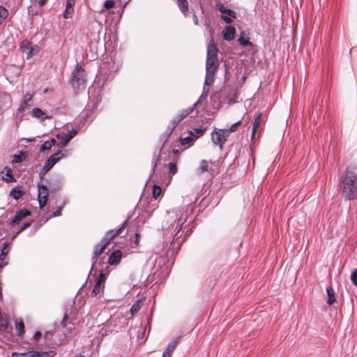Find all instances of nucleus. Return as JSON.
<instances>
[{
  "instance_id": "f257e3e1",
  "label": "nucleus",
  "mask_w": 357,
  "mask_h": 357,
  "mask_svg": "<svg viewBox=\"0 0 357 357\" xmlns=\"http://www.w3.org/2000/svg\"><path fill=\"white\" fill-rule=\"evenodd\" d=\"M188 208H175L167 212L162 227L174 231L171 245L172 247H180L191 234L192 231L188 229L184 234L183 226L188 220L187 213Z\"/></svg>"
},
{
  "instance_id": "f03ea898",
  "label": "nucleus",
  "mask_w": 357,
  "mask_h": 357,
  "mask_svg": "<svg viewBox=\"0 0 357 357\" xmlns=\"http://www.w3.org/2000/svg\"><path fill=\"white\" fill-rule=\"evenodd\" d=\"M128 222V220H125L123 223L116 229H111L106 232L104 237L101 240V242L97 244L94 248V251L92 257V265L90 270V273L93 271H96L97 264H100L102 258L99 259L100 255L105 251L109 242L116 236L122 235L124 228Z\"/></svg>"
},
{
  "instance_id": "7ed1b4c3",
  "label": "nucleus",
  "mask_w": 357,
  "mask_h": 357,
  "mask_svg": "<svg viewBox=\"0 0 357 357\" xmlns=\"http://www.w3.org/2000/svg\"><path fill=\"white\" fill-rule=\"evenodd\" d=\"M218 49L211 38L207 45V56L206 62V71L215 73L219 62L218 59Z\"/></svg>"
},
{
  "instance_id": "20e7f679",
  "label": "nucleus",
  "mask_w": 357,
  "mask_h": 357,
  "mask_svg": "<svg viewBox=\"0 0 357 357\" xmlns=\"http://www.w3.org/2000/svg\"><path fill=\"white\" fill-rule=\"evenodd\" d=\"M86 82V73L80 63H77L69 82L74 89L84 86Z\"/></svg>"
},
{
  "instance_id": "39448f33",
  "label": "nucleus",
  "mask_w": 357,
  "mask_h": 357,
  "mask_svg": "<svg viewBox=\"0 0 357 357\" xmlns=\"http://www.w3.org/2000/svg\"><path fill=\"white\" fill-rule=\"evenodd\" d=\"M199 103V101L196 102L192 107H190L187 109H183L180 112L178 116H176L175 118L173 119L170 125L167 128V138L172 135L173 130L176 128L177 125L184 119L185 118L188 114H191L195 107Z\"/></svg>"
},
{
  "instance_id": "423d86ee",
  "label": "nucleus",
  "mask_w": 357,
  "mask_h": 357,
  "mask_svg": "<svg viewBox=\"0 0 357 357\" xmlns=\"http://www.w3.org/2000/svg\"><path fill=\"white\" fill-rule=\"evenodd\" d=\"M229 135V131L227 129H217L215 128L211 132V139L213 142L218 145L222 150L225 143L227 140V137Z\"/></svg>"
},
{
  "instance_id": "0eeeda50",
  "label": "nucleus",
  "mask_w": 357,
  "mask_h": 357,
  "mask_svg": "<svg viewBox=\"0 0 357 357\" xmlns=\"http://www.w3.org/2000/svg\"><path fill=\"white\" fill-rule=\"evenodd\" d=\"M64 157V154L61 151H58L54 154L51 155L50 158L46 160L45 164L43 165L41 172L40 174H45L47 172H49L52 167L58 162L59 160Z\"/></svg>"
},
{
  "instance_id": "6e6552de",
  "label": "nucleus",
  "mask_w": 357,
  "mask_h": 357,
  "mask_svg": "<svg viewBox=\"0 0 357 357\" xmlns=\"http://www.w3.org/2000/svg\"><path fill=\"white\" fill-rule=\"evenodd\" d=\"M344 185H348L347 188H349V185H357V176L354 172L347 169L346 171V175L343 180Z\"/></svg>"
},
{
  "instance_id": "1a4fd4ad",
  "label": "nucleus",
  "mask_w": 357,
  "mask_h": 357,
  "mask_svg": "<svg viewBox=\"0 0 357 357\" xmlns=\"http://www.w3.org/2000/svg\"><path fill=\"white\" fill-rule=\"evenodd\" d=\"M31 215V211L26 208H23L18 211L15 215L14 218L10 220V225L14 226L17 225L24 218Z\"/></svg>"
},
{
  "instance_id": "9d476101",
  "label": "nucleus",
  "mask_w": 357,
  "mask_h": 357,
  "mask_svg": "<svg viewBox=\"0 0 357 357\" xmlns=\"http://www.w3.org/2000/svg\"><path fill=\"white\" fill-rule=\"evenodd\" d=\"M348 185L343 186V193L344 197L347 200L357 199V185H349V188H347Z\"/></svg>"
},
{
  "instance_id": "9b49d317",
  "label": "nucleus",
  "mask_w": 357,
  "mask_h": 357,
  "mask_svg": "<svg viewBox=\"0 0 357 357\" xmlns=\"http://www.w3.org/2000/svg\"><path fill=\"white\" fill-rule=\"evenodd\" d=\"M122 257V252L120 250H116L113 252L109 257L108 263L110 265H117L119 264Z\"/></svg>"
},
{
  "instance_id": "f8f14e48",
  "label": "nucleus",
  "mask_w": 357,
  "mask_h": 357,
  "mask_svg": "<svg viewBox=\"0 0 357 357\" xmlns=\"http://www.w3.org/2000/svg\"><path fill=\"white\" fill-rule=\"evenodd\" d=\"M31 115L33 117L39 119L40 121H44L45 119H51V116L47 115L40 108H33L31 111Z\"/></svg>"
},
{
  "instance_id": "ddd939ff",
  "label": "nucleus",
  "mask_w": 357,
  "mask_h": 357,
  "mask_svg": "<svg viewBox=\"0 0 357 357\" xmlns=\"http://www.w3.org/2000/svg\"><path fill=\"white\" fill-rule=\"evenodd\" d=\"M176 3L180 11L183 13V15L185 17H188L190 12L188 0H176Z\"/></svg>"
},
{
  "instance_id": "4468645a",
  "label": "nucleus",
  "mask_w": 357,
  "mask_h": 357,
  "mask_svg": "<svg viewBox=\"0 0 357 357\" xmlns=\"http://www.w3.org/2000/svg\"><path fill=\"white\" fill-rule=\"evenodd\" d=\"M235 28L231 26H227L222 31L223 38L225 40H231L235 35Z\"/></svg>"
},
{
  "instance_id": "2eb2a0df",
  "label": "nucleus",
  "mask_w": 357,
  "mask_h": 357,
  "mask_svg": "<svg viewBox=\"0 0 357 357\" xmlns=\"http://www.w3.org/2000/svg\"><path fill=\"white\" fill-rule=\"evenodd\" d=\"M56 138L59 140L56 146L63 148L67 146L70 139L68 137L67 135L64 132H59L56 135Z\"/></svg>"
},
{
  "instance_id": "dca6fc26",
  "label": "nucleus",
  "mask_w": 357,
  "mask_h": 357,
  "mask_svg": "<svg viewBox=\"0 0 357 357\" xmlns=\"http://www.w3.org/2000/svg\"><path fill=\"white\" fill-rule=\"evenodd\" d=\"M32 357H54L56 355V352L54 350H50L47 351H31Z\"/></svg>"
},
{
  "instance_id": "f3484780",
  "label": "nucleus",
  "mask_w": 357,
  "mask_h": 357,
  "mask_svg": "<svg viewBox=\"0 0 357 357\" xmlns=\"http://www.w3.org/2000/svg\"><path fill=\"white\" fill-rule=\"evenodd\" d=\"M38 198H46L47 199L49 195V190L47 186L43 184H38Z\"/></svg>"
},
{
  "instance_id": "a211bd4d",
  "label": "nucleus",
  "mask_w": 357,
  "mask_h": 357,
  "mask_svg": "<svg viewBox=\"0 0 357 357\" xmlns=\"http://www.w3.org/2000/svg\"><path fill=\"white\" fill-rule=\"evenodd\" d=\"M238 43L243 47L252 46V44L250 41V38L247 37V34L245 31H242L241 36L238 40Z\"/></svg>"
},
{
  "instance_id": "6ab92c4d",
  "label": "nucleus",
  "mask_w": 357,
  "mask_h": 357,
  "mask_svg": "<svg viewBox=\"0 0 357 357\" xmlns=\"http://www.w3.org/2000/svg\"><path fill=\"white\" fill-rule=\"evenodd\" d=\"M23 195L24 192L22 190L21 186H17L10 192V196L12 197L15 200H18Z\"/></svg>"
},
{
  "instance_id": "aec40b11",
  "label": "nucleus",
  "mask_w": 357,
  "mask_h": 357,
  "mask_svg": "<svg viewBox=\"0 0 357 357\" xmlns=\"http://www.w3.org/2000/svg\"><path fill=\"white\" fill-rule=\"evenodd\" d=\"M6 172L5 176H3L2 178L6 182H15V179L13 176L12 169L10 167H5L3 171L1 174H3Z\"/></svg>"
},
{
  "instance_id": "412c9836",
  "label": "nucleus",
  "mask_w": 357,
  "mask_h": 357,
  "mask_svg": "<svg viewBox=\"0 0 357 357\" xmlns=\"http://www.w3.org/2000/svg\"><path fill=\"white\" fill-rule=\"evenodd\" d=\"M216 8L220 13L223 14H227L234 18L236 17V13L229 8H225L221 3H217Z\"/></svg>"
},
{
  "instance_id": "4be33fe9",
  "label": "nucleus",
  "mask_w": 357,
  "mask_h": 357,
  "mask_svg": "<svg viewBox=\"0 0 357 357\" xmlns=\"http://www.w3.org/2000/svg\"><path fill=\"white\" fill-rule=\"evenodd\" d=\"M326 292L328 295L327 303L328 305L333 304L336 301L335 294L332 287L328 286L326 288Z\"/></svg>"
},
{
  "instance_id": "5701e85b",
  "label": "nucleus",
  "mask_w": 357,
  "mask_h": 357,
  "mask_svg": "<svg viewBox=\"0 0 357 357\" xmlns=\"http://www.w3.org/2000/svg\"><path fill=\"white\" fill-rule=\"evenodd\" d=\"M261 114L258 113L256 115V116L255 117V121L253 123L252 130V138L255 137L256 131L261 123Z\"/></svg>"
},
{
  "instance_id": "b1692460",
  "label": "nucleus",
  "mask_w": 357,
  "mask_h": 357,
  "mask_svg": "<svg viewBox=\"0 0 357 357\" xmlns=\"http://www.w3.org/2000/svg\"><path fill=\"white\" fill-rule=\"evenodd\" d=\"M15 330L19 336H21L24 333V324L22 319L15 320Z\"/></svg>"
},
{
  "instance_id": "393cba45",
  "label": "nucleus",
  "mask_w": 357,
  "mask_h": 357,
  "mask_svg": "<svg viewBox=\"0 0 357 357\" xmlns=\"http://www.w3.org/2000/svg\"><path fill=\"white\" fill-rule=\"evenodd\" d=\"M26 154L24 151H20L19 154L13 156L12 163H20L26 159Z\"/></svg>"
},
{
  "instance_id": "a878e982",
  "label": "nucleus",
  "mask_w": 357,
  "mask_h": 357,
  "mask_svg": "<svg viewBox=\"0 0 357 357\" xmlns=\"http://www.w3.org/2000/svg\"><path fill=\"white\" fill-rule=\"evenodd\" d=\"M206 130V128L199 127L194 129L190 132L191 135L194 137L195 140L202 136Z\"/></svg>"
},
{
  "instance_id": "bb28decb",
  "label": "nucleus",
  "mask_w": 357,
  "mask_h": 357,
  "mask_svg": "<svg viewBox=\"0 0 357 357\" xmlns=\"http://www.w3.org/2000/svg\"><path fill=\"white\" fill-rule=\"evenodd\" d=\"M102 284L99 283V282H96V284H95L92 291H91L90 296H96L99 293L102 291Z\"/></svg>"
},
{
  "instance_id": "cd10ccee",
  "label": "nucleus",
  "mask_w": 357,
  "mask_h": 357,
  "mask_svg": "<svg viewBox=\"0 0 357 357\" xmlns=\"http://www.w3.org/2000/svg\"><path fill=\"white\" fill-rule=\"evenodd\" d=\"M214 74H215V73L206 71V76H205V80H204L205 85L209 86L213 84Z\"/></svg>"
},
{
  "instance_id": "c85d7f7f",
  "label": "nucleus",
  "mask_w": 357,
  "mask_h": 357,
  "mask_svg": "<svg viewBox=\"0 0 357 357\" xmlns=\"http://www.w3.org/2000/svg\"><path fill=\"white\" fill-rule=\"evenodd\" d=\"M140 308H141V301H137L130 307V311L132 316H134L135 314H136L139 312Z\"/></svg>"
},
{
  "instance_id": "c756f323",
  "label": "nucleus",
  "mask_w": 357,
  "mask_h": 357,
  "mask_svg": "<svg viewBox=\"0 0 357 357\" xmlns=\"http://www.w3.org/2000/svg\"><path fill=\"white\" fill-rule=\"evenodd\" d=\"M162 192V188L157 185H155L153 188L152 195L154 199H158Z\"/></svg>"
},
{
  "instance_id": "7c9ffc66",
  "label": "nucleus",
  "mask_w": 357,
  "mask_h": 357,
  "mask_svg": "<svg viewBox=\"0 0 357 357\" xmlns=\"http://www.w3.org/2000/svg\"><path fill=\"white\" fill-rule=\"evenodd\" d=\"M194 141H195V140L194 137L191 135V136H188V137H185L183 138H181L180 142L182 145H187V144H192Z\"/></svg>"
},
{
  "instance_id": "2f4dec72",
  "label": "nucleus",
  "mask_w": 357,
  "mask_h": 357,
  "mask_svg": "<svg viewBox=\"0 0 357 357\" xmlns=\"http://www.w3.org/2000/svg\"><path fill=\"white\" fill-rule=\"evenodd\" d=\"M178 339L177 340H175L172 342H171L168 346L167 347L165 351H169V353H173V351L175 350L176 349V347L177 345V343H178Z\"/></svg>"
},
{
  "instance_id": "473e14b6",
  "label": "nucleus",
  "mask_w": 357,
  "mask_h": 357,
  "mask_svg": "<svg viewBox=\"0 0 357 357\" xmlns=\"http://www.w3.org/2000/svg\"><path fill=\"white\" fill-rule=\"evenodd\" d=\"M199 170L202 173L208 172L209 170V164L207 160H203L201 161V165L199 167Z\"/></svg>"
},
{
  "instance_id": "72a5a7b5",
  "label": "nucleus",
  "mask_w": 357,
  "mask_h": 357,
  "mask_svg": "<svg viewBox=\"0 0 357 357\" xmlns=\"http://www.w3.org/2000/svg\"><path fill=\"white\" fill-rule=\"evenodd\" d=\"M8 258L4 254H0V271L8 264Z\"/></svg>"
},
{
  "instance_id": "f704fd0d",
  "label": "nucleus",
  "mask_w": 357,
  "mask_h": 357,
  "mask_svg": "<svg viewBox=\"0 0 357 357\" xmlns=\"http://www.w3.org/2000/svg\"><path fill=\"white\" fill-rule=\"evenodd\" d=\"M8 10L3 6H0V24L8 16Z\"/></svg>"
},
{
  "instance_id": "c9c22d12",
  "label": "nucleus",
  "mask_w": 357,
  "mask_h": 357,
  "mask_svg": "<svg viewBox=\"0 0 357 357\" xmlns=\"http://www.w3.org/2000/svg\"><path fill=\"white\" fill-rule=\"evenodd\" d=\"M115 1L114 0H106L104 2L103 4V8L104 9H111L115 6Z\"/></svg>"
},
{
  "instance_id": "e433bc0d",
  "label": "nucleus",
  "mask_w": 357,
  "mask_h": 357,
  "mask_svg": "<svg viewBox=\"0 0 357 357\" xmlns=\"http://www.w3.org/2000/svg\"><path fill=\"white\" fill-rule=\"evenodd\" d=\"M73 11V8H68V6H66V9L63 13V17L66 19L70 18L72 17Z\"/></svg>"
},
{
  "instance_id": "4c0bfd02",
  "label": "nucleus",
  "mask_w": 357,
  "mask_h": 357,
  "mask_svg": "<svg viewBox=\"0 0 357 357\" xmlns=\"http://www.w3.org/2000/svg\"><path fill=\"white\" fill-rule=\"evenodd\" d=\"M28 106H29V102L22 100L21 101L20 105L19 106V107L17 109V111L19 112H23L26 109V108L28 107Z\"/></svg>"
},
{
  "instance_id": "58836bf2",
  "label": "nucleus",
  "mask_w": 357,
  "mask_h": 357,
  "mask_svg": "<svg viewBox=\"0 0 357 357\" xmlns=\"http://www.w3.org/2000/svg\"><path fill=\"white\" fill-rule=\"evenodd\" d=\"M9 245H10V243L8 242H7V241L4 242L3 243V247H2L0 254H4V255L7 256L9 252V248H8Z\"/></svg>"
},
{
  "instance_id": "ea45409f",
  "label": "nucleus",
  "mask_w": 357,
  "mask_h": 357,
  "mask_svg": "<svg viewBox=\"0 0 357 357\" xmlns=\"http://www.w3.org/2000/svg\"><path fill=\"white\" fill-rule=\"evenodd\" d=\"M241 123H242V121L240 120V121H237L236 123L232 124L231 126V127L229 128V129H227V131H229V134L231 132L236 131L237 130L238 126H239L241 124Z\"/></svg>"
},
{
  "instance_id": "a19ab883",
  "label": "nucleus",
  "mask_w": 357,
  "mask_h": 357,
  "mask_svg": "<svg viewBox=\"0 0 357 357\" xmlns=\"http://www.w3.org/2000/svg\"><path fill=\"white\" fill-rule=\"evenodd\" d=\"M106 276H107L106 273H105L103 271H100L96 282H99V283L103 284L106 279Z\"/></svg>"
},
{
  "instance_id": "79ce46f5",
  "label": "nucleus",
  "mask_w": 357,
  "mask_h": 357,
  "mask_svg": "<svg viewBox=\"0 0 357 357\" xmlns=\"http://www.w3.org/2000/svg\"><path fill=\"white\" fill-rule=\"evenodd\" d=\"M351 280L354 285L357 286V269H354L351 272Z\"/></svg>"
},
{
  "instance_id": "37998d69",
  "label": "nucleus",
  "mask_w": 357,
  "mask_h": 357,
  "mask_svg": "<svg viewBox=\"0 0 357 357\" xmlns=\"http://www.w3.org/2000/svg\"><path fill=\"white\" fill-rule=\"evenodd\" d=\"M168 166H169V172L172 174H175L177 172L176 165L173 162H169Z\"/></svg>"
},
{
  "instance_id": "c03bdc74",
  "label": "nucleus",
  "mask_w": 357,
  "mask_h": 357,
  "mask_svg": "<svg viewBox=\"0 0 357 357\" xmlns=\"http://www.w3.org/2000/svg\"><path fill=\"white\" fill-rule=\"evenodd\" d=\"M52 148L51 144H49V141L45 142L40 146L41 151H48Z\"/></svg>"
},
{
  "instance_id": "a18cd8bd",
  "label": "nucleus",
  "mask_w": 357,
  "mask_h": 357,
  "mask_svg": "<svg viewBox=\"0 0 357 357\" xmlns=\"http://www.w3.org/2000/svg\"><path fill=\"white\" fill-rule=\"evenodd\" d=\"M31 225V222H23L22 225V227L17 232L16 235L19 234L20 232L26 229L27 227H29Z\"/></svg>"
},
{
  "instance_id": "49530a36",
  "label": "nucleus",
  "mask_w": 357,
  "mask_h": 357,
  "mask_svg": "<svg viewBox=\"0 0 357 357\" xmlns=\"http://www.w3.org/2000/svg\"><path fill=\"white\" fill-rule=\"evenodd\" d=\"M77 133V131L75 129H72L70 130L66 135L71 140Z\"/></svg>"
},
{
  "instance_id": "de8ad7c7",
  "label": "nucleus",
  "mask_w": 357,
  "mask_h": 357,
  "mask_svg": "<svg viewBox=\"0 0 357 357\" xmlns=\"http://www.w3.org/2000/svg\"><path fill=\"white\" fill-rule=\"evenodd\" d=\"M63 207V206L57 207L56 211L53 213V216L56 217L61 215Z\"/></svg>"
},
{
  "instance_id": "09e8293b",
  "label": "nucleus",
  "mask_w": 357,
  "mask_h": 357,
  "mask_svg": "<svg viewBox=\"0 0 357 357\" xmlns=\"http://www.w3.org/2000/svg\"><path fill=\"white\" fill-rule=\"evenodd\" d=\"M47 199H43V198H38V203H39V206L40 208H43L45 204H46V202H47Z\"/></svg>"
},
{
  "instance_id": "8fccbe9b",
  "label": "nucleus",
  "mask_w": 357,
  "mask_h": 357,
  "mask_svg": "<svg viewBox=\"0 0 357 357\" xmlns=\"http://www.w3.org/2000/svg\"><path fill=\"white\" fill-rule=\"evenodd\" d=\"M75 3V0H67L66 1V6H68V8H73Z\"/></svg>"
},
{
  "instance_id": "3c124183",
  "label": "nucleus",
  "mask_w": 357,
  "mask_h": 357,
  "mask_svg": "<svg viewBox=\"0 0 357 357\" xmlns=\"http://www.w3.org/2000/svg\"><path fill=\"white\" fill-rule=\"evenodd\" d=\"M32 98H33V95H31V94H30V93H27L24 96V97L23 100H26V101H28V102H30V101H31V100H32Z\"/></svg>"
},
{
  "instance_id": "603ef678",
  "label": "nucleus",
  "mask_w": 357,
  "mask_h": 357,
  "mask_svg": "<svg viewBox=\"0 0 357 357\" xmlns=\"http://www.w3.org/2000/svg\"><path fill=\"white\" fill-rule=\"evenodd\" d=\"M67 319H68V315L66 313L63 317L61 322V326H62L63 327H65L66 326Z\"/></svg>"
},
{
  "instance_id": "864d4df0",
  "label": "nucleus",
  "mask_w": 357,
  "mask_h": 357,
  "mask_svg": "<svg viewBox=\"0 0 357 357\" xmlns=\"http://www.w3.org/2000/svg\"><path fill=\"white\" fill-rule=\"evenodd\" d=\"M222 19L227 24H229L231 22V17H228V16H226V15H222L221 16Z\"/></svg>"
},
{
  "instance_id": "5fc2aeb1",
  "label": "nucleus",
  "mask_w": 357,
  "mask_h": 357,
  "mask_svg": "<svg viewBox=\"0 0 357 357\" xmlns=\"http://www.w3.org/2000/svg\"><path fill=\"white\" fill-rule=\"evenodd\" d=\"M41 335H42V333L40 331H37L33 335V339L37 341L40 339Z\"/></svg>"
},
{
  "instance_id": "6e6d98bb",
  "label": "nucleus",
  "mask_w": 357,
  "mask_h": 357,
  "mask_svg": "<svg viewBox=\"0 0 357 357\" xmlns=\"http://www.w3.org/2000/svg\"><path fill=\"white\" fill-rule=\"evenodd\" d=\"M192 18H193L194 24L195 25H198L199 24V20H198V18H197L196 14H193Z\"/></svg>"
},
{
  "instance_id": "4d7b16f0",
  "label": "nucleus",
  "mask_w": 357,
  "mask_h": 357,
  "mask_svg": "<svg viewBox=\"0 0 357 357\" xmlns=\"http://www.w3.org/2000/svg\"><path fill=\"white\" fill-rule=\"evenodd\" d=\"M59 142H56V140L54 138L51 139L50 141H49V144H51V146H56Z\"/></svg>"
},
{
  "instance_id": "13d9d810",
  "label": "nucleus",
  "mask_w": 357,
  "mask_h": 357,
  "mask_svg": "<svg viewBox=\"0 0 357 357\" xmlns=\"http://www.w3.org/2000/svg\"><path fill=\"white\" fill-rule=\"evenodd\" d=\"M53 335V333L51 331H47L45 334V339H49Z\"/></svg>"
},
{
  "instance_id": "bf43d9fd",
  "label": "nucleus",
  "mask_w": 357,
  "mask_h": 357,
  "mask_svg": "<svg viewBox=\"0 0 357 357\" xmlns=\"http://www.w3.org/2000/svg\"><path fill=\"white\" fill-rule=\"evenodd\" d=\"M139 233H135V245L137 246L138 245V243H139Z\"/></svg>"
},
{
  "instance_id": "052dcab7",
  "label": "nucleus",
  "mask_w": 357,
  "mask_h": 357,
  "mask_svg": "<svg viewBox=\"0 0 357 357\" xmlns=\"http://www.w3.org/2000/svg\"><path fill=\"white\" fill-rule=\"evenodd\" d=\"M172 353L165 351L162 354V357H172Z\"/></svg>"
},
{
  "instance_id": "680f3d73",
  "label": "nucleus",
  "mask_w": 357,
  "mask_h": 357,
  "mask_svg": "<svg viewBox=\"0 0 357 357\" xmlns=\"http://www.w3.org/2000/svg\"><path fill=\"white\" fill-rule=\"evenodd\" d=\"M159 160H160V156H158V158L155 159V164H154L153 167V172L155 171V167L157 165V163L159 162Z\"/></svg>"
},
{
  "instance_id": "e2e57ef3",
  "label": "nucleus",
  "mask_w": 357,
  "mask_h": 357,
  "mask_svg": "<svg viewBox=\"0 0 357 357\" xmlns=\"http://www.w3.org/2000/svg\"><path fill=\"white\" fill-rule=\"evenodd\" d=\"M46 0H39V5L40 6H43L45 3Z\"/></svg>"
},
{
  "instance_id": "0e129e2a",
  "label": "nucleus",
  "mask_w": 357,
  "mask_h": 357,
  "mask_svg": "<svg viewBox=\"0 0 357 357\" xmlns=\"http://www.w3.org/2000/svg\"><path fill=\"white\" fill-rule=\"evenodd\" d=\"M31 54H32V50H31L28 54H27V59H29L31 56Z\"/></svg>"
},
{
  "instance_id": "69168bd1",
  "label": "nucleus",
  "mask_w": 357,
  "mask_h": 357,
  "mask_svg": "<svg viewBox=\"0 0 357 357\" xmlns=\"http://www.w3.org/2000/svg\"><path fill=\"white\" fill-rule=\"evenodd\" d=\"M206 97V95H205V96H204V94H202V95L200 96L199 100H201L202 98H205Z\"/></svg>"
},
{
  "instance_id": "338daca9",
  "label": "nucleus",
  "mask_w": 357,
  "mask_h": 357,
  "mask_svg": "<svg viewBox=\"0 0 357 357\" xmlns=\"http://www.w3.org/2000/svg\"><path fill=\"white\" fill-rule=\"evenodd\" d=\"M74 357H85V356L83 355H76Z\"/></svg>"
},
{
  "instance_id": "774afa93",
  "label": "nucleus",
  "mask_w": 357,
  "mask_h": 357,
  "mask_svg": "<svg viewBox=\"0 0 357 357\" xmlns=\"http://www.w3.org/2000/svg\"><path fill=\"white\" fill-rule=\"evenodd\" d=\"M190 213H191V212H192V207H191V206H190Z\"/></svg>"
}]
</instances>
